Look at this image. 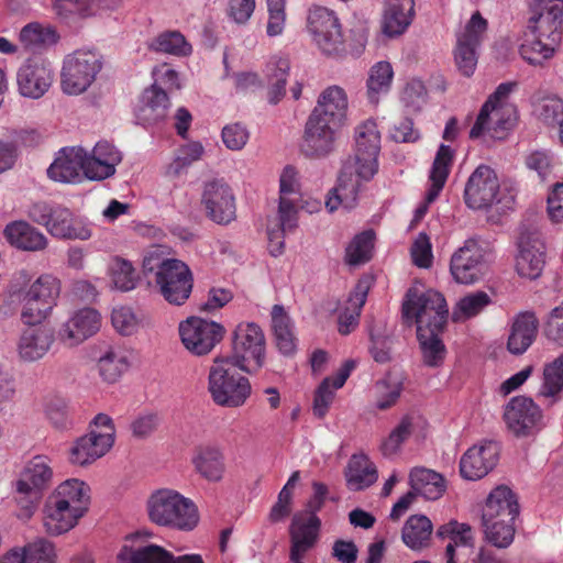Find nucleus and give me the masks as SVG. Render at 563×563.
I'll return each mask as SVG.
<instances>
[{
  "mask_svg": "<svg viewBox=\"0 0 563 563\" xmlns=\"http://www.w3.org/2000/svg\"><path fill=\"white\" fill-rule=\"evenodd\" d=\"M380 133L374 121H365L355 129V150L344 164L339 176L338 186L325 201L330 212L339 206L351 209L355 206L363 181L371 180L378 170Z\"/></svg>",
  "mask_w": 563,
  "mask_h": 563,
  "instance_id": "f257e3e1",
  "label": "nucleus"
},
{
  "mask_svg": "<svg viewBox=\"0 0 563 563\" xmlns=\"http://www.w3.org/2000/svg\"><path fill=\"white\" fill-rule=\"evenodd\" d=\"M53 476L51 460L45 455H36L25 463L13 483V499L18 506L19 519L25 521L32 518Z\"/></svg>",
  "mask_w": 563,
  "mask_h": 563,
  "instance_id": "f03ea898",
  "label": "nucleus"
},
{
  "mask_svg": "<svg viewBox=\"0 0 563 563\" xmlns=\"http://www.w3.org/2000/svg\"><path fill=\"white\" fill-rule=\"evenodd\" d=\"M239 371L238 363L224 355L213 358L208 375V390L218 406L238 408L251 396V383Z\"/></svg>",
  "mask_w": 563,
  "mask_h": 563,
  "instance_id": "7ed1b4c3",
  "label": "nucleus"
},
{
  "mask_svg": "<svg viewBox=\"0 0 563 563\" xmlns=\"http://www.w3.org/2000/svg\"><path fill=\"white\" fill-rule=\"evenodd\" d=\"M511 84H500L483 104L477 119L470 131L471 139L485 134L492 139L503 140L517 121V109L508 102Z\"/></svg>",
  "mask_w": 563,
  "mask_h": 563,
  "instance_id": "20e7f679",
  "label": "nucleus"
},
{
  "mask_svg": "<svg viewBox=\"0 0 563 563\" xmlns=\"http://www.w3.org/2000/svg\"><path fill=\"white\" fill-rule=\"evenodd\" d=\"M449 316L444 296L434 290L410 288L402 303V318L409 324H417V332L442 331Z\"/></svg>",
  "mask_w": 563,
  "mask_h": 563,
  "instance_id": "39448f33",
  "label": "nucleus"
},
{
  "mask_svg": "<svg viewBox=\"0 0 563 563\" xmlns=\"http://www.w3.org/2000/svg\"><path fill=\"white\" fill-rule=\"evenodd\" d=\"M103 66L102 56L95 49L79 48L67 54L60 71V87L68 96L87 91Z\"/></svg>",
  "mask_w": 563,
  "mask_h": 563,
  "instance_id": "423d86ee",
  "label": "nucleus"
},
{
  "mask_svg": "<svg viewBox=\"0 0 563 563\" xmlns=\"http://www.w3.org/2000/svg\"><path fill=\"white\" fill-rule=\"evenodd\" d=\"M115 427L110 416L98 413L89 426V432L78 438L69 451L71 464L85 466L106 455L113 446Z\"/></svg>",
  "mask_w": 563,
  "mask_h": 563,
  "instance_id": "0eeeda50",
  "label": "nucleus"
},
{
  "mask_svg": "<svg viewBox=\"0 0 563 563\" xmlns=\"http://www.w3.org/2000/svg\"><path fill=\"white\" fill-rule=\"evenodd\" d=\"M265 335L255 322H240L232 338V354L225 355L238 363L240 371L247 374L256 373L265 361Z\"/></svg>",
  "mask_w": 563,
  "mask_h": 563,
  "instance_id": "6e6552de",
  "label": "nucleus"
},
{
  "mask_svg": "<svg viewBox=\"0 0 563 563\" xmlns=\"http://www.w3.org/2000/svg\"><path fill=\"white\" fill-rule=\"evenodd\" d=\"M307 30L318 51L328 57L345 53L342 26L336 14L324 7H313L307 16Z\"/></svg>",
  "mask_w": 563,
  "mask_h": 563,
  "instance_id": "1a4fd4ad",
  "label": "nucleus"
},
{
  "mask_svg": "<svg viewBox=\"0 0 563 563\" xmlns=\"http://www.w3.org/2000/svg\"><path fill=\"white\" fill-rule=\"evenodd\" d=\"M489 252L476 239H467L451 256L450 273L457 284L473 285L487 274Z\"/></svg>",
  "mask_w": 563,
  "mask_h": 563,
  "instance_id": "9d476101",
  "label": "nucleus"
},
{
  "mask_svg": "<svg viewBox=\"0 0 563 563\" xmlns=\"http://www.w3.org/2000/svg\"><path fill=\"white\" fill-rule=\"evenodd\" d=\"M156 82L146 88L140 96L134 108V117L139 124L148 126L163 120L170 107L167 92L159 87L158 82L170 81L174 85L175 70L162 66L156 69Z\"/></svg>",
  "mask_w": 563,
  "mask_h": 563,
  "instance_id": "9b49d317",
  "label": "nucleus"
},
{
  "mask_svg": "<svg viewBox=\"0 0 563 563\" xmlns=\"http://www.w3.org/2000/svg\"><path fill=\"white\" fill-rule=\"evenodd\" d=\"M528 30L547 40L544 53L555 52L562 38L563 0H534Z\"/></svg>",
  "mask_w": 563,
  "mask_h": 563,
  "instance_id": "f8f14e48",
  "label": "nucleus"
},
{
  "mask_svg": "<svg viewBox=\"0 0 563 563\" xmlns=\"http://www.w3.org/2000/svg\"><path fill=\"white\" fill-rule=\"evenodd\" d=\"M185 347L196 356L209 354L224 338L225 328L199 317L188 318L178 327Z\"/></svg>",
  "mask_w": 563,
  "mask_h": 563,
  "instance_id": "ddd939ff",
  "label": "nucleus"
},
{
  "mask_svg": "<svg viewBox=\"0 0 563 563\" xmlns=\"http://www.w3.org/2000/svg\"><path fill=\"white\" fill-rule=\"evenodd\" d=\"M144 273H155V282L163 297L176 303V258L173 250L164 245L152 246L143 258Z\"/></svg>",
  "mask_w": 563,
  "mask_h": 563,
  "instance_id": "4468645a",
  "label": "nucleus"
},
{
  "mask_svg": "<svg viewBox=\"0 0 563 563\" xmlns=\"http://www.w3.org/2000/svg\"><path fill=\"white\" fill-rule=\"evenodd\" d=\"M499 180L495 170L487 165H479L471 174L464 189L467 207L482 210L499 203Z\"/></svg>",
  "mask_w": 563,
  "mask_h": 563,
  "instance_id": "2eb2a0df",
  "label": "nucleus"
},
{
  "mask_svg": "<svg viewBox=\"0 0 563 563\" xmlns=\"http://www.w3.org/2000/svg\"><path fill=\"white\" fill-rule=\"evenodd\" d=\"M487 30V21L475 12L464 31L457 35L454 58L459 70L464 76H472L477 65V48Z\"/></svg>",
  "mask_w": 563,
  "mask_h": 563,
  "instance_id": "dca6fc26",
  "label": "nucleus"
},
{
  "mask_svg": "<svg viewBox=\"0 0 563 563\" xmlns=\"http://www.w3.org/2000/svg\"><path fill=\"white\" fill-rule=\"evenodd\" d=\"M516 269L521 277L538 278L544 266V243L536 227L522 228L517 242Z\"/></svg>",
  "mask_w": 563,
  "mask_h": 563,
  "instance_id": "f3484780",
  "label": "nucleus"
},
{
  "mask_svg": "<svg viewBox=\"0 0 563 563\" xmlns=\"http://www.w3.org/2000/svg\"><path fill=\"white\" fill-rule=\"evenodd\" d=\"M201 203L207 216L218 224H229L236 217L235 197L230 186L222 180L205 184Z\"/></svg>",
  "mask_w": 563,
  "mask_h": 563,
  "instance_id": "a211bd4d",
  "label": "nucleus"
},
{
  "mask_svg": "<svg viewBox=\"0 0 563 563\" xmlns=\"http://www.w3.org/2000/svg\"><path fill=\"white\" fill-rule=\"evenodd\" d=\"M340 128L310 114L305 125L302 153L312 158H323L330 155L335 148Z\"/></svg>",
  "mask_w": 563,
  "mask_h": 563,
  "instance_id": "6ab92c4d",
  "label": "nucleus"
},
{
  "mask_svg": "<svg viewBox=\"0 0 563 563\" xmlns=\"http://www.w3.org/2000/svg\"><path fill=\"white\" fill-rule=\"evenodd\" d=\"M519 515V505L512 490L504 485L497 486L490 492L483 508L482 521L489 522V529H495V520L504 523V533L510 538V521H515Z\"/></svg>",
  "mask_w": 563,
  "mask_h": 563,
  "instance_id": "aec40b11",
  "label": "nucleus"
},
{
  "mask_svg": "<svg viewBox=\"0 0 563 563\" xmlns=\"http://www.w3.org/2000/svg\"><path fill=\"white\" fill-rule=\"evenodd\" d=\"M278 218L280 232L292 231L297 227L298 203L300 201V185L297 170L286 166L279 178Z\"/></svg>",
  "mask_w": 563,
  "mask_h": 563,
  "instance_id": "412c9836",
  "label": "nucleus"
},
{
  "mask_svg": "<svg viewBox=\"0 0 563 563\" xmlns=\"http://www.w3.org/2000/svg\"><path fill=\"white\" fill-rule=\"evenodd\" d=\"M542 418L539 406L532 398L517 396L505 407L504 419L508 430L516 437H527Z\"/></svg>",
  "mask_w": 563,
  "mask_h": 563,
  "instance_id": "4be33fe9",
  "label": "nucleus"
},
{
  "mask_svg": "<svg viewBox=\"0 0 563 563\" xmlns=\"http://www.w3.org/2000/svg\"><path fill=\"white\" fill-rule=\"evenodd\" d=\"M101 327V316L92 308H84L74 312L70 318L63 323L58 335L63 343L68 346H75L95 335Z\"/></svg>",
  "mask_w": 563,
  "mask_h": 563,
  "instance_id": "5701e85b",
  "label": "nucleus"
},
{
  "mask_svg": "<svg viewBox=\"0 0 563 563\" xmlns=\"http://www.w3.org/2000/svg\"><path fill=\"white\" fill-rule=\"evenodd\" d=\"M55 342L54 329L48 325H27L19 336L16 351L21 361L32 363L43 358Z\"/></svg>",
  "mask_w": 563,
  "mask_h": 563,
  "instance_id": "b1692460",
  "label": "nucleus"
},
{
  "mask_svg": "<svg viewBox=\"0 0 563 563\" xmlns=\"http://www.w3.org/2000/svg\"><path fill=\"white\" fill-rule=\"evenodd\" d=\"M498 445L486 442L470 448L461 459L460 472L468 481H477L486 476L497 464Z\"/></svg>",
  "mask_w": 563,
  "mask_h": 563,
  "instance_id": "393cba45",
  "label": "nucleus"
},
{
  "mask_svg": "<svg viewBox=\"0 0 563 563\" xmlns=\"http://www.w3.org/2000/svg\"><path fill=\"white\" fill-rule=\"evenodd\" d=\"M121 161V152L114 145L98 142L90 153L85 150V177L90 180L107 179L115 174Z\"/></svg>",
  "mask_w": 563,
  "mask_h": 563,
  "instance_id": "a878e982",
  "label": "nucleus"
},
{
  "mask_svg": "<svg viewBox=\"0 0 563 563\" xmlns=\"http://www.w3.org/2000/svg\"><path fill=\"white\" fill-rule=\"evenodd\" d=\"M47 176L58 183H79L85 177V148L64 147L47 168Z\"/></svg>",
  "mask_w": 563,
  "mask_h": 563,
  "instance_id": "bb28decb",
  "label": "nucleus"
},
{
  "mask_svg": "<svg viewBox=\"0 0 563 563\" xmlns=\"http://www.w3.org/2000/svg\"><path fill=\"white\" fill-rule=\"evenodd\" d=\"M52 82L53 71L42 63L27 62L18 69V90L24 98H42L51 88Z\"/></svg>",
  "mask_w": 563,
  "mask_h": 563,
  "instance_id": "cd10ccee",
  "label": "nucleus"
},
{
  "mask_svg": "<svg viewBox=\"0 0 563 563\" xmlns=\"http://www.w3.org/2000/svg\"><path fill=\"white\" fill-rule=\"evenodd\" d=\"M349 98L346 91L336 85L329 86L319 95L311 115L342 126L346 120Z\"/></svg>",
  "mask_w": 563,
  "mask_h": 563,
  "instance_id": "c85d7f7f",
  "label": "nucleus"
},
{
  "mask_svg": "<svg viewBox=\"0 0 563 563\" xmlns=\"http://www.w3.org/2000/svg\"><path fill=\"white\" fill-rule=\"evenodd\" d=\"M84 515L70 509L52 495L45 499L42 509V523L49 536H60L74 529Z\"/></svg>",
  "mask_w": 563,
  "mask_h": 563,
  "instance_id": "c756f323",
  "label": "nucleus"
},
{
  "mask_svg": "<svg viewBox=\"0 0 563 563\" xmlns=\"http://www.w3.org/2000/svg\"><path fill=\"white\" fill-rule=\"evenodd\" d=\"M320 520L316 515H296L290 526V560H302L318 539Z\"/></svg>",
  "mask_w": 563,
  "mask_h": 563,
  "instance_id": "7c9ffc66",
  "label": "nucleus"
},
{
  "mask_svg": "<svg viewBox=\"0 0 563 563\" xmlns=\"http://www.w3.org/2000/svg\"><path fill=\"white\" fill-rule=\"evenodd\" d=\"M46 229L53 236L64 240L86 241L92 235L85 220L74 217L69 209L60 206H56Z\"/></svg>",
  "mask_w": 563,
  "mask_h": 563,
  "instance_id": "2f4dec72",
  "label": "nucleus"
},
{
  "mask_svg": "<svg viewBox=\"0 0 563 563\" xmlns=\"http://www.w3.org/2000/svg\"><path fill=\"white\" fill-rule=\"evenodd\" d=\"M3 234L12 246L22 251L40 252L48 245L45 234L24 220L8 223Z\"/></svg>",
  "mask_w": 563,
  "mask_h": 563,
  "instance_id": "473e14b6",
  "label": "nucleus"
},
{
  "mask_svg": "<svg viewBox=\"0 0 563 563\" xmlns=\"http://www.w3.org/2000/svg\"><path fill=\"white\" fill-rule=\"evenodd\" d=\"M415 15L413 0H388L382 18V31L388 37L401 35Z\"/></svg>",
  "mask_w": 563,
  "mask_h": 563,
  "instance_id": "72a5a7b5",
  "label": "nucleus"
},
{
  "mask_svg": "<svg viewBox=\"0 0 563 563\" xmlns=\"http://www.w3.org/2000/svg\"><path fill=\"white\" fill-rule=\"evenodd\" d=\"M131 353L120 345H106L97 358L100 378L108 384L117 383L131 366Z\"/></svg>",
  "mask_w": 563,
  "mask_h": 563,
  "instance_id": "f704fd0d",
  "label": "nucleus"
},
{
  "mask_svg": "<svg viewBox=\"0 0 563 563\" xmlns=\"http://www.w3.org/2000/svg\"><path fill=\"white\" fill-rule=\"evenodd\" d=\"M539 327L538 318L533 312H521L510 327L507 349L511 354H523L533 343Z\"/></svg>",
  "mask_w": 563,
  "mask_h": 563,
  "instance_id": "c9c22d12",
  "label": "nucleus"
},
{
  "mask_svg": "<svg viewBox=\"0 0 563 563\" xmlns=\"http://www.w3.org/2000/svg\"><path fill=\"white\" fill-rule=\"evenodd\" d=\"M371 286L372 279L369 277H362L350 294L344 308L339 314V332L341 334L346 335L357 327L361 310L366 301Z\"/></svg>",
  "mask_w": 563,
  "mask_h": 563,
  "instance_id": "e433bc0d",
  "label": "nucleus"
},
{
  "mask_svg": "<svg viewBox=\"0 0 563 563\" xmlns=\"http://www.w3.org/2000/svg\"><path fill=\"white\" fill-rule=\"evenodd\" d=\"M355 362L352 360L345 361L338 369L333 377H325L318 387L314 400L313 412L319 418L325 416L330 405L333 401L335 390L343 387L352 371L355 368Z\"/></svg>",
  "mask_w": 563,
  "mask_h": 563,
  "instance_id": "4c0bfd02",
  "label": "nucleus"
},
{
  "mask_svg": "<svg viewBox=\"0 0 563 563\" xmlns=\"http://www.w3.org/2000/svg\"><path fill=\"white\" fill-rule=\"evenodd\" d=\"M89 493V486L85 482L78 478H69L58 484L49 495L85 516L90 500Z\"/></svg>",
  "mask_w": 563,
  "mask_h": 563,
  "instance_id": "58836bf2",
  "label": "nucleus"
},
{
  "mask_svg": "<svg viewBox=\"0 0 563 563\" xmlns=\"http://www.w3.org/2000/svg\"><path fill=\"white\" fill-rule=\"evenodd\" d=\"M375 464L364 453L353 454L347 462L345 479L349 489L362 490L377 481Z\"/></svg>",
  "mask_w": 563,
  "mask_h": 563,
  "instance_id": "ea45409f",
  "label": "nucleus"
},
{
  "mask_svg": "<svg viewBox=\"0 0 563 563\" xmlns=\"http://www.w3.org/2000/svg\"><path fill=\"white\" fill-rule=\"evenodd\" d=\"M192 117L186 108H178V136L185 140L178 144V169L189 167L200 161L205 154V147L199 141L187 140V133Z\"/></svg>",
  "mask_w": 563,
  "mask_h": 563,
  "instance_id": "a19ab883",
  "label": "nucleus"
},
{
  "mask_svg": "<svg viewBox=\"0 0 563 563\" xmlns=\"http://www.w3.org/2000/svg\"><path fill=\"white\" fill-rule=\"evenodd\" d=\"M191 462L195 470L209 482H220L225 472L224 456L222 452L214 446L198 448Z\"/></svg>",
  "mask_w": 563,
  "mask_h": 563,
  "instance_id": "79ce46f5",
  "label": "nucleus"
},
{
  "mask_svg": "<svg viewBox=\"0 0 563 563\" xmlns=\"http://www.w3.org/2000/svg\"><path fill=\"white\" fill-rule=\"evenodd\" d=\"M433 525L424 515L410 516L402 529L401 540L412 551H422L430 545Z\"/></svg>",
  "mask_w": 563,
  "mask_h": 563,
  "instance_id": "37998d69",
  "label": "nucleus"
},
{
  "mask_svg": "<svg viewBox=\"0 0 563 563\" xmlns=\"http://www.w3.org/2000/svg\"><path fill=\"white\" fill-rule=\"evenodd\" d=\"M409 483L416 495L428 500L439 499L446 488L441 474L423 467H417L410 472Z\"/></svg>",
  "mask_w": 563,
  "mask_h": 563,
  "instance_id": "c03bdc74",
  "label": "nucleus"
},
{
  "mask_svg": "<svg viewBox=\"0 0 563 563\" xmlns=\"http://www.w3.org/2000/svg\"><path fill=\"white\" fill-rule=\"evenodd\" d=\"M437 537L449 540L445 547V563H455V549L457 547L473 545V531L470 525L451 520L437 530Z\"/></svg>",
  "mask_w": 563,
  "mask_h": 563,
  "instance_id": "a18cd8bd",
  "label": "nucleus"
},
{
  "mask_svg": "<svg viewBox=\"0 0 563 563\" xmlns=\"http://www.w3.org/2000/svg\"><path fill=\"white\" fill-rule=\"evenodd\" d=\"M454 152L449 145L441 144L434 157L430 172V188L427 191V202H433L442 190L453 162Z\"/></svg>",
  "mask_w": 563,
  "mask_h": 563,
  "instance_id": "49530a36",
  "label": "nucleus"
},
{
  "mask_svg": "<svg viewBox=\"0 0 563 563\" xmlns=\"http://www.w3.org/2000/svg\"><path fill=\"white\" fill-rule=\"evenodd\" d=\"M148 515L159 526H172L176 520V493L158 489L147 501Z\"/></svg>",
  "mask_w": 563,
  "mask_h": 563,
  "instance_id": "de8ad7c7",
  "label": "nucleus"
},
{
  "mask_svg": "<svg viewBox=\"0 0 563 563\" xmlns=\"http://www.w3.org/2000/svg\"><path fill=\"white\" fill-rule=\"evenodd\" d=\"M272 328L276 345L284 355H291L296 351V338L290 317L280 305L272 309Z\"/></svg>",
  "mask_w": 563,
  "mask_h": 563,
  "instance_id": "09e8293b",
  "label": "nucleus"
},
{
  "mask_svg": "<svg viewBox=\"0 0 563 563\" xmlns=\"http://www.w3.org/2000/svg\"><path fill=\"white\" fill-rule=\"evenodd\" d=\"M394 70L390 63L380 60L374 64L366 81V93L372 104H377L382 97L386 96L391 87Z\"/></svg>",
  "mask_w": 563,
  "mask_h": 563,
  "instance_id": "8fccbe9b",
  "label": "nucleus"
},
{
  "mask_svg": "<svg viewBox=\"0 0 563 563\" xmlns=\"http://www.w3.org/2000/svg\"><path fill=\"white\" fill-rule=\"evenodd\" d=\"M563 391V353L543 365L542 380L538 389V396L554 404Z\"/></svg>",
  "mask_w": 563,
  "mask_h": 563,
  "instance_id": "3c124183",
  "label": "nucleus"
},
{
  "mask_svg": "<svg viewBox=\"0 0 563 563\" xmlns=\"http://www.w3.org/2000/svg\"><path fill=\"white\" fill-rule=\"evenodd\" d=\"M10 553L18 563H56L57 558L54 544L43 538L15 548Z\"/></svg>",
  "mask_w": 563,
  "mask_h": 563,
  "instance_id": "603ef678",
  "label": "nucleus"
},
{
  "mask_svg": "<svg viewBox=\"0 0 563 563\" xmlns=\"http://www.w3.org/2000/svg\"><path fill=\"white\" fill-rule=\"evenodd\" d=\"M290 69L287 58H273L266 66V77L268 80V101L272 104L278 103L286 92V84Z\"/></svg>",
  "mask_w": 563,
  "mask_h": 563,
  "instance_id": "864d4df0",
  "label": "nucleus"
},
{
  "mask_svg": "<svg viewBox=\"0 0 563 563\" xmlns=\"http://www.w3.org/2000/svg\"><path fill=\"white\" fill-rule=\"evenodd\" d=\"M121 563H176L174 555L156 544L141 547L134 551L124 547L118 554Z\"/></svg>",
  "mask_w": 563,
  "mask_h": 563,
  "instance_id": "5fc2aeb1",
  "label": "nucleus"
},
{
  "mask_svg": "<svg viewBox=\"0 0 563 563\" xmlns=\"http://www.w3.org/2000/svg\"><path fill=\"white\" fill-rule=\"evenodd\" d=\"M59 292V279L53 275L45 274L33 282L24 295L53 310Z\"/></svg>",
  "mask_w": 563,
  "mask_h": 563,
  "instance_id": "6e6d98bb",
  "label": "nucleus"
},
{
  "mask_svg": "<svg viewBox=\"0 0 563 563\" xmlns=\"http://www.w3.org/2000/svg\"><path fill=\"white\" fill-rule=\"evenodd\" d=\"M492 303L490 296L482 290L473 291L460 298L452 311L453 321H465L476 317Z\"/></svg>",
  "mask_w": 563,
  "mask_h": 563,
  "instance_id": "4d7b16f0",
  "label": "nucleus"
},
{
  "mask_svg": "<svg viewBox=\"0 0 563 563\" xmlns=\"http://www.w3.org/2000/svg\"><path fill=\"white\" fill-rule=\"evenodd\" d=\"M441 331H422L417 332L420 343L423 363L430 367H439L443 364L446 349L439 338Z\"/></svg>",
  "mask_w": 563,
  "mask_h": 563,
  "instance_id": "13d9d810",
  "label": "nucleus"
},
{
  "mask_svg": "<svg viewBox=\"0 0 563 563\" xmlns=\"http://www.w3.org/2000/svg\"><path fill=\"white\" fill-rule=\"evenodd\" d=\"M547 40L529 31L523 32L521 43L519 45L520 56L533 66H541L545 60L553 57L555 52L545 54L543 46Z\"/></svg>",
  "mask_w": 563,
  "mask_h": 563,
  "instance_id": "bf43d9fd",
  "label": "nucleus"
},
{
  "mask_svg": "<svg viewBox=\"0 0 563 563\" xmlns=\"http://www.w3.org/2000/svg\"><path fill=\"white\" fill-rule=\"evenodd\" d=\"M54 10L58 18L70 24L77 18H86L96 13V0H54Z\"/></svg>",
  "mask_w": 563,
  "mask_h": 563,
  "instance_id": "052dcab7",
  "label": "nucleus"
},
{
  "mask_svg": "<svg viewBox=\"0 0 563 563\" xmlns=\"http://www.w3.org/2000/svg\"><path fill=\"white\" fill-rule=\"evenodd\" d=\"M20 41L27 48H37L52 45L58 41V34L51 26H43L40 23H30L20 32Z\"/></svg>",
  "mask_w": 563,
  "mask_h": 563,
  "instance_id": "680f3d73",
  "label": "nucleus"
},
{
  "mask_svg": "<svg viewBox=\"0 0 563 563\" xmlns=\"http://www.w3.org/2000/svg\"><path fill=\"white\" fill-rule=\"evenodd\" d=\"M111 282L120 291H130L135 288L137 277L132 264L121 257H114L109 266Z\"/></svg>",
  "mask_w": 563,
  "mask_h": 563,
  "instance_id": "e2e57ef3",
  "label": "nucleus"
},
{
  "mask_svg": "<svg viewBox=\"0 0 563 563\" xmlns=\"http://www.w3.org/2000/svg\"><path fill=\"white\" fill-rule=\"evenodd\" d=\"M374 247V232L364 231L357 234L346 247V262L350 265H360L369 261Z\"/></svg>",
  "mask_w": 563,
  "mask_h": 563,
  "instance_id": "0e129e2a",
  "label": "nucleus"
},
{
  "mask_svg": "<svg viewBox=\"0 0 563 563\" xmlns=\"http://www.w3.org/2000/svg\"><path fill=\"white\" fill-rule=\"evenodd\" d=\"M375 390V407L379 410H386L393 407L402 391L401 382L388 376L378 380L374 387Z\"/></svg>",
  "mask_w": 563,
  "mask_h": 563,
  "instance_id": "69168bd1",
  "label": "nucleus"
},
{
  "mask_svg": "<svg viewBox=\"0 0 563 563\" xmlns=\"http://www.w3.org/2000/svg\"><path fill=\"white\" fill-rule=\"evenodd\" d=\"M533 113L547 125L561 124L563 121V100L556 96L545 97L534 104Z\"/></svg>",
  "mask_w": 563,
  "mask_h": 563,
  "instance_id": "338daca9",
  "label": "nucleus"
},
{
  "mask_svg": "<svg viewBox=\"0 0 563 563\" xmlns=\"http://www.w3.org/2000/svg\"><path fill=\"white\" fill-rule=\"evenodd\" d=\"M45 413L56 429L66 430L75 423L68 405L63 398L53 397L47 399L45 402Z\"/></svg>",
  "mask_w": 563,
  "mask_h": 563,
  "instance_id": "774afa93",
  "label": "nucleus"
}]
</instances>
